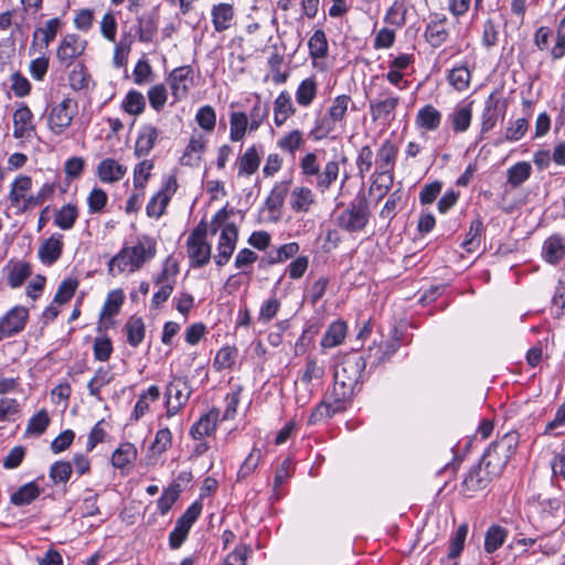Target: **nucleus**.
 I'll list each match as a JSON object with an SVG mask.
<instances>
[{"instance_id": "nucleus-23", "label": "nucleus", "mask_w": 565, "mask_h": 565, "mask_svg": "<svg viewBox=\"0 0 565 565\" xmlns=\"http://www.w3.org/2000/svg\"><path fill=\"white\" fill-rule=\"evenodd\" d=\"M186 252L191 268H202L210 263L212 247L207 242L186 241Z\"/></svg>"}, {"instance_id": "nucleus-28", "label": "nucleus", "mask_w": 565, "mask_h": 565, "mask_svg": "<svg viewBox=\"0 0 565 565\" xmlns=\"http://www.w3.org/2000/svg\"><path fill=\"white\" fill-rule=\"evenodd\" d=\"M349 106H351L352 110H356V107L349 95H338L333 98L331 106L327 110V114L329 117H331L332 120H337L339 125L344 128L347 125V114Z\"/></svg>"}, {"instance_id": "nucleus-24", "label": "nucleus", "mask_w": 565, "mask_h": 565, "mask_svg": "<svg viewBox=\"0 0 565 565\" xmlns=\"http://www.w3.org/2000/svg\"><path fill=\"white\" fill-rule=\"evenodd\" d=\"M441 113L431 104H426L417 111L415 124L425 131H435L441 124Z\"/></svg>"}, {"instance_id": "nucleus-2", "label": "nucleus", "mask_w": 565, "mask_h": 565, "mask_svg": "<svg viewBox=\"0 0 565 565\" xmlns=\"http://www.w3.org/2000/svg\"><path fill=\"white\" fill-rule=\"evenodd\" d=\"M156 242L143 236L135 246H124L115 256H113L107 266L108 274L115 276V267L119 274L128 269L130 273L139 270L146 262L156 256Z\"/></svg>"}, {"instance_id": "nucleus-25", "label": "nucleus", "mask_w": 565, "mask_h": 565, "mask_svg": "<svg viewBox=\"0 0 565 565\" xmlns=\"http://www.w3.org/2000/svg\"><path fill=\"white\" fill-rule=\"evenodd\" d=\"M296 114V107L292 104L291 96L287 90H282L274 102V122L281 127L286 120Z\"/></svg>"}, {"instance_id": "nucleus-36", "label": "nucleus", "mask_w": 565, "mask_h": 565, "mask_svg": "<svg viewBox=\"0 0 565 565\" xmlns=\"http://www.w3.org/2000/svg\"><path fill=\"white\" fill-rule=\"evenodd\" d=\"M509 531L499 525L492 524L488 527L484 534L483 548L488 554L497 552L505 542Z\"/></svg>"}, {"instance_id": "nucleus-17", "label": "nucleus", "mask_w": 565, "mask_h": 565, "mask_svg": "<svg viewBox=\"0 0 565 565\" xmlns=\"http://www.w3.org/2000/svg\"><path fill=\"white\" fill-rule=\"evenodd\" d=\"M63 235L60 233L52 234L49 238L42 242L39 247V258L47 266L56 263L63 253Z\"/></svg>"}, {"instance_id": "nucleus-3", "label": "nucleus", "mask_w": 565, "mask_h": 565, "mask_svg": "<svg viewBox=\"0 0 565 565\" xmlns=\"http://www.w3.org/2000/svg\"><path fill=\"white\" fill-rule=\"evenodd\" d=\"M520 444V435L512 430L492 441L479 459L495 477H500Z\"/></svg>"}, {"instance_id": "nucleus-52", "label": "nucleus", "mask_w": 565, "mask_h": 565, "mask_svg": "<svg viewBox=\"0 0 565 565\" xmlns=\"http://www.w3.org/2000/svg\"><path fill=\"white\" fill-rule=\"evenodd\" d=\"M125 301V294L121 289H114L108 292L106 301L103 306L102 317H115L119 313Z\"/></svg>"}, {"instance_id": "nucleus-31", "label": "nucleus", "mask_w": 565, "mask_h": 565, "mask_svg": "<svg viewBox=\"0 0 565 565\" xmlns=\"http://www.w3.org/2000/svg\"><path fill=\"white\" fill-rule=\"evenodd\" d=\"M315 203V195L307 186H296L290 193V209L295 213H307Z\"/></svg>"}, {"instance_id": "nucleus-4", "label": "nucleus", "mask_w": 565, "mask_h": 565, "mask_svg": "<svg viewBox=\"0 0 565 565\" xmlns=\"http://www.w3.org/2000/svg\"><path fill=\"white\" fill-rule=\"evenodd\" d=\"M370 217V202L366 195L359 191L355 198L337 216V225L348 233H358L366 227Z\"/></svg>"}, {"instance_id": "nucleus-16", "label": "nucleus", "mask_w": 565, "mask_h": 565, "mask_svg": "<svg viewBox=\"0 0 565 565\" xmlns=\"http://www.w3.org/2000/svg\"><path fill=\"white\" fill-rule=\"evenodd\" d=\"M472 105L473 100L461 102L448 114L447 122L455 134H462L469 129L472 120Z\"/></svg>"}, {"instance_id": "nucleus-60", "label": "nucleus", "mask_w": 565, "mask_h": 565, "mask_svg": "<svg viewBox=\"0 0 565 565\" xmlns=\"http://www.w3.org/2000/svg\"><path fill=\"white\" fill-rule=\"evenodd\" d=\"M169 196L163 192H157L147 203L146 213L149 217L160 218L169 205Z\"/></svg>"}, {"instance_id": "nucleus-50", "label": "nucleus", "mask_w": 565, "mask_h": 565, "mask_svg": "<svg viewBox=\"0 0 565 565\" xmlns=\"http://www.w3.org/2000/svg\"><path fill=\"white\" fill-rule=\"evenodd\" d=\"M468 534V524L462 523L460 524L454 535L449 539V545H448V553L447 558L448 559H455L459 557L465 548V542Z\"/></svg>"}, {"instance_id": "nucleus-14", "label": "nucleus", "mask_w": 565, "mask_h": 565, "mask_svg": "<svg viewBox=\"0 0 565 565\" xmlns=\"http://www.w3.org/2000/svg\"><path fill=\"white\" fill-rule=\"evenodd\" d=\"M220 414L221 412L217 407H212L209 412L202 414L190 428L189 435L191 438L201 440L205 436L213 435L220 420Z\"/></svg>"}, {"instance_id": "nucleus-41", "label": "nucleus", "mask_w": 565, "mask_h": 565, "mask_svg": "<svg viewBox=\"0 0 565 565\" xmlns=\"http://www.w3.org/2000/svg\"><path fill=\"white\" fill-rule=\"evenodd\" d=\"M347 323L343 320L333 321L321 339L323 348H334L341 344L347 334Z\"/></svg>"}, {"instance_id": "nucleus-7", "label": "nucleus", "mask_w": 565, "mask_h": 565, "mask_svg": "<svg viewBox=\"0 0 565 565\" xmlns=\"http://www.w3.org/2000/svg\"><path fill=\"white\" fill-rule=\"evenodd\" d=\"M399 104V97L388 88H383L379 98L370 100V113L373 121L390 125L395 118V110Z\"/></svg>"}, {"instance_id": "nucleus-63", "label": "nucleus", "mask_w": 565, "mask_h": 565, "mask_svg": "<svg viewBox=\"0 0 565 565\" xmlns=\"http://www.w3.org/2000/svg\"><path fill=\"white\" fill-rule=\"evenodd\" d=\"M406 7L403 2L394 1V3L387 9L384 22L397 28H401L406 22Z\"/></svg>"}, {"instance_id": "nucleus-56", "label": "nucleus", "mask_w": 565, "mask_h": 565, "mask_svg": "<svg viewBox=\"0 0 565 565\" xmlns=\"http://www.w3.org/2000/svg\"><path fill=\"white\" fill-rule=\"evenodd\" d=\"M32 186V179L29 175L21 174L12 183L9 200L13 206L18 205L21 200L24 201V193Z\"/></svg>"}, {"instance_id": "nucleus-34", "label": "nucleus", "mask_w": 565, "mask_h": 565, "mask_svg": "<svg viewBox=\"0 0 565 565\" xmlns=\"http://www.w3.org/2000/svg\"><path fill=\"white\" fill-rule=\"evenodd\" d=\"M212 23L216 32H223L230 29L232 20L234 19V9L230 3H218L213 6Z\"/></svg>"}, {"instance_id": "nucleus-20", "label": "nucleus", "mask_w": 565, "mask_h": 565, "mask_svg": "<svg viewBox=\"0 0 565 565\" xmlns=\"http://www.w3.org/2000/svg\"><path fill=\"white\" fill-rule=\"evenodd\" d=\"M193 70L190 65L179 66L171 71L168 76L172 94L179 97L180 94L186 95L190 85L193 83Z\"/></svg>"}, {"instance_id": "nucleus-21", "label": "nucleus", "mask_w": 565, "mask_h": 565, "mask_svg": "<svg viewBox=\"0 0 565 565\" xmlns=\"http://www.w3.org/2000/svg\"><path fill=\"white\" fill-rule=\"evenodd\" d=\"M78 35L74 33L66 34L60 42L56 50V57L61 66L67 68L81 55L82 51L77 46Z\"/></svg>"}, {"instance_id": "nucleus-44", "label": "nucleus", "mask_w": 565, "mask_h": 565, "mask_svg": "<svg viewBox=\"0 0 565 565\" xmlns=\"http://www.w3.org/2000/svg\"><path fill=\"white\" fill-rule=\"evenodd\" d=\"M483 233L484 225L482 220L480 217L472 220L466 238L461 243V247L468 253L477 250L480 246L481 236Z\"/></svg>"}, {"instance_id": "nucleus-55", "label": "nucleus", "mask_w": 565, "mask_h": 565, "mask_svg": "<svg viewBox=\"0 0 565 565\" xmlns=\"http://www.w3.org/2000/svg\"><path fill=\"white\" fill-rule=\"evenodd\" d=\"M237 349L235 347L225 345L221 348L214 358L213 366L216 371L232 369L237 358Z\"/></svg>"}, {"instance_id": "nucleus-49", "label": "nucleus", "mask_w": 565, "mask_h": 565, "mask_svg": "<svg viewBox=\"0 0 565 565\" xmlns=\"http://www.w3.org/2000/svg\"><path fill=\"white\" fill-rule=\"evenodd\" d=\"M230 139L239 141L244 138L249 126L248 116L244 111H233L230 115Z\"/></svg>"}, {"instance_id": "nucleus-61", "label": "nucleus", "mask_w": 565, "mask_h": 565, "mask_svg": "<svg viewBox=\"0 0 565 565\" xmlns=\"http://www.w3.org/2000/svg\"><path fill=\"white\" fill-rule=\"evenodd\" d=\"M172 446V433L168 427L160 428L154 436V440L151 443L149 450L160 456L166 452Z\"/></svg>"}, {"instance_id": "nucleus-8", "label": "nucleus", "mask_w": 565, "mask_h": 565, "mask_svg": "<svg viewBox=\"0 0 565 565\" xmlns=\"http://www.w3.org/2000/svg\"><path fill=\"white\" fill-rule=\"evenodd\" d=\"M494 478L497 477L479 460L463 476L460 493L471 499L477 492L486 489Z\"/></svg>"}, {"instance_id": "nucleus-30", "label": "nucleus", "mask_w": 565, "mask_h": 565, "mask_svg": "<svg viewBox=\"0 0 565 565\" xmlns=\"http://www.w3.org/2000/svg\"><path fill=\"white\" fill-rule=\"evenodd\" d=\"M41 488L36 481H30L19 487L17 491L11 493L10 503L14 507H23L31 504L41 495Z\"/></svg>"}, {"instance_id": "nucleus-15", "label": "nucleus", "mask_w": 565, "mask_h": 565, "mask_svg": "<svg viewBox=\"0 0 565 565\" xmlns=\"http://www.w3.org/2000/svg\"><path fill=\"white\" fill-rule=\"evenodd\" d=\"M263 154V146L262 145H252L248 147L244 153L238 156L236 159L237 167V175L238 177H249L257 172Z\"/></svg>"}, {"instance_id": "nucleus-62", "label": "nucleus", "mask_w": 565, "mask_h": 565, "mask_svg": "<svg viewBox=\"0 0 565 565\" xmlns=\"http://www.w3.org/2000/svg\"><path fill=\"white\" fill-rule=\"evenodd\" d=\"M114 352L111 339L108 335L96 337L93 343V353L96 361L106 362Z\"/></svg>"}, {"instance_id": "nucleus-18", "label": "nucleus", "mask_w": 565, "mask_h": 565, "mask_svg": "<svg viewBox=\"0 0 565 565\" xmlns=\"http://www.w3.org/2000/svg\"><path fill=\"white\" fill-rule=\"evenodd\" d=\"M290 183L291 180L276 182L265 200L264 206L274 215V221H278L280 217L281 207L289 192Z\"/></svg>"}, {"instance_id": "nucleus-6", "label": "nucleus", "mask_w": 565, "mask_h": 565, "mask_svg": "<svg viewBox=\"0 0 565 565\" xmlns=\"http://www.w3.org/2000/svg\"><path fill=\"white\" fill-rule=\"evenodd\" d=\"M77 113V103L70 97L51 106L47 113V126L54 135H62L72 124Z\"/></svg>"}, {"instance_id": "nucleus-57", "label": "nucleus", "mask_w": 565, "mask_h": 565, "mask_svg": "<svg viewBox=\"0 0 565 565\" xmlns=\"http://www.w3.org/2000/svg\"><path fill=\"white\" fill-rule=\"evenodd\" d=\"M154 167L153 160L145 159L137 163L134 168V186L135 190H145L146 184L151 177V170Z\"/></svg>"}, {"instance_id": "nucleus-35", "label": "nucleus", "mask_w": 565, "mask_h": 565, "mask_svg": "<svg viewBox=\"0 0 565 565\" xmlns=\"http://www.w3.org/2000/svg\"><path fill=\"white\" fill-rule=\"evenodd\" d=\"M340 172V161L330 160L324 164L323 170H319L316 177L315 185L320 192L328 191L331 185L338 180Z\"/></svg>"}, {"instance_id": "nucleus-45", "label": "nucleus", "mask_w": 565, "mask_h": 565, "mask_svg": "<svg viewBox=\"0 0 565 565\" xmlns=\"http://www.w3.org/2000/svg\"><path fill=\"white\" fill-rule=\"evenodd\" d=\"M114 379V375L109 372V369L99 366L95 371V375L87 383V390L90 396L102 402L100 390L103 386L108 385Z\"/></svg>"}, {"instance_id": "nucleus-10", "label": "nucleus", "mask_w": 565, "mask_h": 565, "mask_svg": "<svg viewBox=\"0 0 565 565\" xmlns=\"http://www.w3.org/2000/svg\"><path fill=\"white\" fill-rule=\"evenodd\" d=\"M540 256L550 266L563 265L565 268V234L561 232L550 234L542 243Z\"/></svg>"}, {"instance_id": "nucleus-29", "label": "nucleus", "mask_w": 565, "mask_h": 565, "mask_svg": "<svg viewBox=\"0 0 565 565\" xmlns=\"http://www.w3.org/2000/svg\"><path fill=\"white\" fill-rule=\"evenodd\" d=\"M205 143L202 136L199 138L191 137L180 158V164L184 167H198L201 161V154L205 151Z\"/></svg>"}, {"instance_id": "nucleus-51", "label": "nucleus", "mask_w": 565, "mask_h": 565, "mask_svg": "<svg viewBox=\"0 0 565 565\" xmlns=\"http://www.w3.org/2000/svg\"><path fill=\"white\" fill-rule=\"evenodd\" d=\"M531 172L532 168L529 162H518L510 167L507 171L508 183L512 188H518L531 177Z\"/></svg>"}, {"instance_id": "nucleus-48", "label": "nucleus", "mask_w": 565, "mask_h": 565, "mask_svg": "<svg viewBox=\"0 0 565 565\" xmlns=\"http://www.w3.org/2000/svg\"><path fill=\"white\" fill-rule=\"evenodd\" d=\"M78 217V210L74 204H65L54 215V224L61 230H71Z\"/></svg>"}, {"instance_id": "nucleus-22", "label": "nucleus", "mask_w": 565, "mask_h": 565, "mask_svg": "<svg viewBox=\"0 0 565 565\" xmlns=\"http://www.w3.org/2000/svg\"><path fill=\"white\" fill-rule=\"evenodd\" d=\"M126 173L127 167L113 158H105L97 166V177L103 183L118 182Z\"/></svg>"}, {"instance_id": "nucleus-53", "label": "nucleus", "mask_w": 565, "mask_h": 565, "mask_svg": "<svg viewBox=\"0 0 565 565\" xmlns=\"http://www.w3.org/2000/svg\"><path fill=\"white\" fill-rule=\"evenodd\" d=\"M310 56L313 58H323L328 54V41L323 30L313 32L308 41Z\"/></svg>"}, {"instance_id": "nucleus-26", "label": "nucleus", "mask_w": 565, "mask_h": 565, "mask_svg": "<svg viewBox=\"0 0 565 565\" xmlns=\"http://www.w3.org/2000/svg\"><path fill=\"white\" fill-rule=\"evenodd\" d=\"M138 39L142 43H149L158 32L159 13L156 10L138 17Z\"/></svg>"}, {"instance_id": "nucleus-13", "label": "nucleus", "mask_w": 565, "mask_h": 565, "mask_svg": "<svg viewBox=\"0 0 565 565\" xmlns=\"http://www.w3.org/2000/svg\"><path fill=\"white\" fill-rule=\"evenodd\" d=\"M447 17L444 13H430L429 21L426 24L424 36L430 46L437 49L441 46L449 38V30L446 24Z\"/></svg>"}, {"instance_id": "nucleus-64", "label": "nucleus", "mask_w": 565, "mask_h": 565, "mask_svg": "<svg viewBox=\"0 0 565 565\" xmlns=\"http://www.w3.org/2000/svg\"><path fill=\"white\" fill-rule=\"evenodd\" d=\"M252 553L253 550L249 545L241 543L235 546L220 565H247V558Z\"/></svg>"}, {"instance_id": "nucleus-5", "label": "nucleus", "mask_w": 565, "mask_h": 565, "mask_svg": "<svg viewBox=\"0 0 565 565\" xmlns=\"http://www.w3.org/2000/svg\"><path fill=\"white\" fill-rule=\"evenodd\" d=\"M508 100L502 97V89L492 90L483 103L480 115V135L478 141H481L486 134L491 131L499 120H503L508 110Z\"/></svg>"}, {"instance_id": "nucleus-54", "label": "nucleus", "mask_w": 565, "mask_h": 565, "mask_svg": "<svg viewBox=\"0 0 565 565\" xmlns=\"http://www.w3.org/2000/svg\"><path fill=\"white\" fill-rule=\"evenodd\" d=\"M31 266L25 262H17L11 267L8 275V285L11 288H19L31 276Z\"/></svg>"}, {"instance_id": "nucleus-19", "label": "nucleus", "mask_w": 565, "mask_h": 565, "mask_svg": "<svg viewBox=\"0 0 565 565\" xmlns=\"http://www.w3.org/2000/svg\"><path fill=\"white\" fill-rule=\"evenodd\" d=\"M159 129L150 124L142 125L138 131L134 154L137 158L146 157L156 146L159 138Z\"/></svg>"}, {"instance_id": "nucleus-37", "label": "nucleus", "mask_w": 565, "mask_h": 565, "mask_svg": "<svg viewBox=\"0 0 565 565\" xmlns=\"http://www.w3.org/2000/svg\"><path fill=\"white\" fill-rule=\"evenodd\" d=\"M337 120H332L331 117L326 113L322 117L315 120L313 127L309 131V138L313 141H320L326 138L335 139V136L331 134L337 129Z\"/></svg>"}, {"instance_id": "nucleus-11", "label": "nucleus", "mask_w": 565, "mask_h": 565, "mask_svg": "<svg viewBox=\"0 0 565 565\" xmlns=\"http://www.w3.org/2000/svg\"><path fill=\"white\" fill-rule=\"evenodd\" d=\"M29 320V311L23 306L11 308L0 318V340L20 333Z\"/></svg>"}, {"instance_id": "nucleus-38", "label": "nucleus", "mask_w": 565, "mask_h": 565, "mask_svg": "<svg viewBox=\"0 0 565 565\" xmlns=\"http://www.w3.org/2000/svg\"><path fill=\"white\" fill-rule=\"evenodd\" d=\"M318 94V83L313 76L302 79L295 94L296 103L301 107H309Z\"/></svg>"}, {"instance_id": "nucleus-40", "label": "nucleus", "mask_w": 565, "mask_h": 565, "mask_svg": "<svg viewBox=\"0 0 565 565\" xmlns=\"http://www.w3.org/2000/svg\"><path fill=\"white\" fill-rule=\"evenodd\" d=\"M63 26V21L60 18H53L46 21L44 26H39L35 29L33 33L32 45H35V41L39 34H42L41 42L44 49H47L49 45L54 41L56 34Z\"/></svg>"}, {"instance_id": "nucleus-46", "label": "nucleus", "mask_w": 565, "mask_h": 565, "mask_svg": "<svg viewBox=\"0 0 565 565\" xmlns=\"http://www.w3.org/2000/svg\"><path fill=\"white\" fill-rule=\"evenodd\" d=\"M447 79L456 90L463 92L470 85L471 72L467 64H460L449 71Z\"/></svg>"}, {"instance_id": "nucleus-33", "label": "nucleus", "mask_w": 565, "mask_h": 565, "mask_svg": "<svg viewBox=\"0 0 565 565\" xmlns=\"http://www.w3.org/2000/svg\"><path fill=\"white\" fill-rule=\"evenodd\" d=\"M32 119L31 109L22 103L13 114V137L17 139L23 138L26 131L33 130Z\"/></svg>"}, {"instance_id": "nucleus-47", "label": "nucleus", "mask_w": 565, "mask_h": 565, "mask_svg": "<svg viewBox=\"0 0 565 565\" xmlns=\"http://www.w3.org/2000/svg\"><path fill=\"white\" fill-rule=\"evenodd\" d=\"M263 458V452L259 448L253 447L248 456L245 458V460L242 462L237 475H236V481L242 482L246 480L248 477H250L256 469L258 468L260 460Z\"/></svg>"}, {"instance_id": "nucleus-27", "label": "nucleus", "mask_w": 565, "mask_h": 565, "mask_svg": "<svg viewBox=\"0 0 565 565\" xmlns=\"http://www.w3.org/2000/svg\"><path fill=\"white\" fill-rule=\"evenodd\" d=\"M124 329L126 331L127 343L131 348H138L143 342L146 337V324L142 317L137 315L130 316L127 319Z\"/></svg>"}, {"instance_id": "nucleus-9", "label": "nucleus", "mask_w": 565, "mask_h": 565, "mask_svg": "<svg viewBox=\"0 0 565 565\" xmlns=\"http://www.w3.org/2000/svg\"><path fill=\"white\" fill-rule=\"evenodd\" d=\"M398 154L397 146L391 140L386 139L382 142L377 154H376V166L379 170V177L381 179L386 178L387 183L384 185V193L388 192L394 182V168L396 163Z\"/></svg>"}, {"instance_id": "nucleus-58", "label": "nucleus", "mask_w": 565, "mask_h": 565, "mask_svg": "<svg viewBox=\"0 0 565 565\" xmlns=\"http://www.w3.org/2000/svg\"><path fill=\"white\" fill-rule=\"evenodd\" d=\"M122 109L130 115H139L146 108V100L143 95L135 89L127 93L121 103Z\"/></svg>"}, {"instance_id": "nucleus-1", "label": "nucleus", "mask_w": 565, "mask_h": 565, "mask_svg": "<svg viewBox=\"0 0 565 565\" xmlns=\"http://www.w3.org/2000/svg\"><path fill=\"white\" fill-rule=\"evenodd\" d=\"M366 358L361 352L344 355L335 367L332 388L328 391L331 397L350 408L366 379Z\"/></svg>"}, {"instance_id": "nucleus-32", "label": "nucleus", "mask_w": 565, "mask_h": 565, "mask_svg": "<svg viewBox=\"0 0 565 565\" xmlns=\"http://www.w3.org/2000/svg\"><path fill=\"white\" fill-rule=\"evenodd\" d=\"M138 456L137 448L134 444L127 441L120 444L111 455V465L116 469L124 470L125 468L132 466Z\"/></svg>"}, {"instance_id": "nucleus-43", "label": "nucleus", "mask_w": 565, "mask_h": 565, "mask_svg": "<svg viewBox=\"0 0 565 565\" xmlns=\"http://www.w3.org/2000/svg\"><path fill=\"white\" fill-rule=\"evenodd\" d=\"M238 235V226L235 223H226L222 228L218 237V243L216 246L217 252L227 250L233 254L236 248Z\"/></svg>"}, {"instance_id": "nucleus-39", "label": "nucleus", "mask_w": 565, "mask_h": 565, "mask_svg": "<svg viewBox=\"0 0 565 565\" xmlns=\"http://www.w3.org/2000/svg\"><path fill=\"white\" fill-rule=\"evenodd\" d=\"M57 181L45 182L36 194L29 195L24 199L21 211L33 209L42 205L45 201L51 200L57 189Z\"/></svg>"}, {"instance_id": "nucleus-12", "label": "nucleus", "mask_w": 565, "mask_h": 565, "mask_svg": "<svg viewBox=\"0 0 565 565\" xmlns=\"http://www.w3.org/2000/svg\"><path fill=\"white\" fill-rule=\"evenodd\" d=\"M349 408L339 402L337 398L331 397L327 392L323 399L315 406L311 411L307 425L315 426L323 420L330 419L337 414L344 413Z\"/></svg>"}, {"instance_id": "nucleus-59", "label": "nucleus", "mask_w": 565, "mask_h": 565, "mask_svg": "<svg viewBox=\"0 0 565 565\" xmlns=\"http://www.w3.org/2000/svg\"><path fill=\"white\" fill-rule=\"evenodd\" d=\"M403 191L401 189H397L393 191L386 202L384 203V206L380 211V217L388 220L391 222L397 214V211L402 209L401 202L403 199Z\"/></svg>"}, {"instance_id": "nucleus-42", "label": "nucleus", "mask_w": 565, "mask_h": 565, "mask_svg": "<svg viewBox=\"0 0 565 565\" xmlns=\"http://www.w3.org/2000/svg\"><path fill=\"white\" fill-rule=\"evenodd\" d=\"M181 492L182 489L180 483L177 481L171 482L168 488L163 489L161 495L157 500L158 512L161 515L167 514L179 499Z\"/></svg>"}]
</instances>
